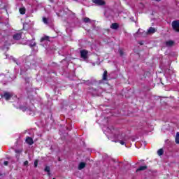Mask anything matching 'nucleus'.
Segmentation results:
<instances>
[{"instance_id":"nucleus-1","label":"nucleus","mask_w":179,"mask_h":179,"mask_svg":"<svg viewBox=\"0 0 179 179\" xmlns=\"http://www.w3.org/2000/svg\"><path fill=\"white\" fill-rule=\"evenodd\" d=\"M157 31V29L154 27H150L147 31H143V29H138L137 34H140L141 37H146L148 34H155Z\"/></svg>"},{"instance_id":"nucleus-2","label":"nucleus","mask_w":179,"mask_h":179,"mask_svg":"<svg viewBox=\"0 0 179 179\" xmlns=\"http://www.w3.org/2000/svg\"><path fill=\"white\" fill-rule=\"evenodd\" d=\"M80 54L83 59H84L85 61L87 59V54H89V52H87V50H80Z\"/></svg>"},{"instance_id":"nucleus-3","label":"nucleus","mask_w":179,"mask_h":179,"mask_svg":"<svg viewBox=\"0 0 179 179\" xmlns=\"http://www.w3.org/2000/svg\"><path fill=\"white\" fill-rule=\"evenodd\" d=\"M172 27L175 31H179V21H173L172 22Z\"/></svg>"},{"instance_id":"nucleus-4","label":"nucleus","mask_w":179,"mask_h":179,"mask_svg":"<svg viewBox=\"0 0 179 179\" xmlns=\"http://www.w3.org/2000/svg\"><path fill=\"white\" fill-rule=\"evenodd\" d=\"M12 96H13L12 92H4L3 95H1V97H3L6 100H10Z\"/></svg>"},{"instance_id":"nucleus-5","label":"nucleus","mask_w":179,"mask_h":179,"mask_svg":"<svg viewBox=\"0 0 179 179\" xmlns=\"http://www.w3.org/2000/svg\"><path fill=\"white\" fill-rule=\"evenodd\" d=\"M24 45H29V47H34L36 45V42L34 41L27 40L26 42L22 43Z\"/></svg>"},{"instance_id":"nucleus-6","label":"nucleus","mask_w":179,"mask_h":179,"mask_svg":"<svg viewBox=\"0 0 179 179\" xmlns=\"http://www.w3.org/2000/svg\"><path fill=\"white\" fill-rule=\"evenodd\" d=\"M94 3L98 5L99 6H103V5H106V1L104 0H92Z\"/></svg>"},{"instance_id":"nucleus-7","label":"nucleus","mask_w":179,"mask_h":179,"mask_svg":"<svg viewBox=\"0 0 179 179\" xmlns=\"http://www.w3.org/2000/svg\"><path fill=\"white\" fill-rule=\"evenodd\" d=\"M13 38L15 40H20L22 38V33H17L13 35Z\"/></svg>"},{"instance_id":"nucleus-8","label":"nucleus","mask_w":179,"mask_h":179,"mask_svg":"<svg viewBox=\"0 0 179 179\" xmlns=\"http://www.w3.org/2000/svg\"><path fill=\"white\" fill-rule=\"evenodd\" d=\"M166 47H173V45H174V41H167L166 43Z\"/></svg>"},{"instance_id":"nucleus-9","label":"nucleus","mask_w":179,"mask_h":179,"mask_svg":"<svg viewBox=\"0 0 179 179\" xmlns=\"http://www.w3.org/2000/svg\"><path fill=\"white\" fill-rule=\"evenodd\" d=\"M86 167V164L84 162H80L78 165V170H82Z\"/></svg>"},{"instance_id":"nucleus-10","label":"nucleus","mask_w":179,"mask_h":179,"mask_svg":"<svg viewBox=\"0 0 179 179\" xmlns=\"http://www.w3.org/2000/svg\"><path fill=\"white\" fill-rule=\"evenodd\" d=\"M26 142L27 143H28L29 145H33V138H30V137H27L26 138Z\"/></svg>"},{"instance_id":"nucleus-11","label":"nucleus","mask_w":179,"mask_h":179,"mask_svg":"<svg viewBox=\"0 0 179 179\" xmlns=\"http://www.w3.org/2000/svg\"><path fill=\"white\" fill-rule=\"evenodd\" d=\"M166 73L170 75V76H173V75H174V76H176V74H174V71L173 69H168L166 71Z\"/></svg>"},{"instance_id":"nucleus-12","label":"nucleus","mask_w":179,"mask_h":179,"mask_svg":"<svg viewBox=\"0 0 179 179\" xmlns=\"http://www.w3.org/2000/svg\"><path fill=\"white\" fill-rule=\"evenodd\" d=\"M44 41H50V37L48 36H43L41 38V43H43Z\"/></svg>"},{"instance_id":"nucleus-13","label":"nucleus","mask_w":179,"mask_h":179,"mask_svg":"<svg viewBox=\"0 0 179 179\" xmlns=\"http://www.w3.org/2000/svg\"><path fill=\"white\" fill-rule=\"evenodd\" d=\"M110 29H113V30H117L118 29V24L117 23H113L110 26Z\"/></svg>"},{"instance_id":"nucleus-14","label":"nucleus","mask_w":179,"mask_h":179,"mask_svg":"<svg viewBox=\"0 0 179 179\" xmlns=\"http://www.w3.org/2000/svg\"><path fill=\"white\" fill-rule=\"evenodd\" d=\"M83 22L84 23H92V22H94V21H92V20H90V18L89 17H85L83 19Z\"/></svg>"},{"instance_id":"nucleus-15","label":"nucleus","mask_w":179,"mask_h":179,"mask_svg":"<svg viewBox=\"0 0 179 179\" xmlns=\"http://www.w3.org/2000/svg\"><path fill=\"white\" fill-rule=\"evenodd\" d=\"M146 169H148V166H141L136 170V171H143V170H146Z\"/></svg>"},{"instance_id":"nucleus-16","label":"nucleus","mask_w":179,"mask_h":179,"mask_svg":"<svg viewBox=\"0 0 179 179\" xmlns=\"http://www.w3.org/2000/svg\"><path fill=\"white\" fill-rule=\"evenodd\" d=\"M8 40V38H0V44H2V43H7Z\"/></svg>"},{"instance_id":"nucleus-17","label":"nucleus","mask_w":179,"mask_h":179,"mask_svg":"<svg viewBox=\"0 0 179 179\" xmlns=\"http://www.w3.org/2000/svg\"><path fill=\"white\" fill-rule=\"evenodd\" d=\"M91 92L93 94H94L95 96H100V93H99V92L96 91V90H91Z\"/></svg>"},{"instance_id":"nucleus-18","label":"nucleus","mask_w":179,"mask_h":179,"mask_svg":"<svg viewBox=\"0 0 179 179\" xmlns=\"http://www.w3.org/2000/svg\"><path fill=\"white\" fill-rule=\"evenodd\" d=\"M163 153H164V151L163 150V149H159L157 151V155L158 156H163Z\"/></svg>"},{"instance_id":"nucleus-19","label":"nucleus","mask_w":179,"mask_h":179,"mask_svg":"<svg viewBox=\"0 0 179 179\" xmlns=\"http://www.w3.org/2000/svg\"><path fill=\"white\" fill-rule=\"evenodd\" d=\"M19 10H20V13H21V15H24V13H26L25 8H20Z\"/></svg>"},{"instance_id":"nucleus-20","label":"nucleus","mask_w":179,"mask_h":179,"mask_svg":"<svg viewBox=\"0 0 179 179\" xmlns=\"http://www.w3.org/2000/svg\"><path fill=\"white\" fill-rule=\"evenodd\" d=\"M103 80H107V71H105L103 74Z\"/></svg>"},{"instance_id":"nucleus-21","label":"nucleus","mask_w":179,"mask_h":179,"mask_svg":"<svg viewBox=\"0 0 179 179\" xmlns=\"http://www.w3.org/2000/svg\"><path fill=\"white\" fill-rule=\"evenodd\" d=\"M125 142H127V138H124L123 140H120L119 143H120V145H125Z\"/></svg>"},{"instance_id":"nucleus-22","label":"nucleus","mask_w":179,"mask_h":179,"mask_svg":"<svg viewBox=\"0 0 179 179\" xmlns=\"http://www.w3.org/2000/svg\"><path fill=\"white\" fill-rule=\"evenodd\" d=\"M176 142L179 144V132L176 133Z\"/></svg>"},{"instance_id":"nucleus-23","label":"nucleus","mask_w":179,"mask_h":179,"mask_svg":"<svg viewBox=\"0 0 179 179\" xmlns=\"http://www.w3.org/2000/svg\"><path fill=\"white\" fill-rule=\"evenodd\" d=\"M50 166H45V171H46L48 173V176H50Z\"/></svg>"},{"instance_id":"nucleus-24","label":"nucleus","mask_w":179,"mask_h":179,"mask_svg":"<svg viewBox=\"0 0 179 179\" xmlns=\"http://www.w3.org/2000/svg\"><path fill=\"white\" fill-rule=\"evenodd\" d=\"M43 23H45V24H48V20H47V18L43 17Z\"/></svg>"},{"instance_id":"nucleus-25","label":"nucleus","mask_w":179,"mask_h":179,"mask_svg":"<svg viewBox=\"0 0 179 179\" xmlns=\"http://www.w3.org/2000/svg\"><path fill=\"white\" fill-rule=\"evenodd\" d=\"M34 167H37V166H38V161L36 159L34 162Z\"/></svg>"},{"instance_id":"nucleus-26","label":"nucleus","mask_w":179,"mask_h":179,"mask_svg":"<svg viewBox=\"0 0 179 179\" xmlns=\"http://www.w3.org/2000/svg\"><path fill=\"white\" fill-rule=\"evenodd\" d=\"M15 153L20 155V153H22V150H15Z\"/></svg>"},{"instance_id":"nucleus-27","label":"nucleus","mask_w":179,"mask_h":179,"mask_svg":"<svg viewBox=\"0 0 179 179\" xmlns=\"http://www.w3.org/2000/svg\"><path fill=\"white\" fill-rule=\"evenodd\" d=\"M119 53L121 56L124 55V52L121 49L119 50Z\"/></svg>"},{"instance_id":"nucleus-28","label":"nucleus","mask_w":179,"mask_h":179,"mask_svg":"<svg viewBox=\"0 0 179 179\" xmlns=\"http://www.w3.org/2000/svg\"><path fill=\"white\" fill-rule=\"evenodd\" d=\"M22 111H30L29 108H22Z\"/></svg>"},{"instance_id":"nucleus-29","label":"nucleus","mask_w":179,"mask_h":179,"mask_svg":"<svg viewBox=\"0 0 179 179\" xmlns=\"http://www.w3.org/2000/svg\"><path fill=\"white\" fill-rule=\"evenodd\" d=\"M29 165V161H25L24 162V166H28Z\"/></svg>"},{"instance_id":"nucleus-30","label":"nucleus","mask_w":179,"mask_h":179,"mask_svg":"<svg viewBox=\"0 0 179 179\" xmlns=\"http://www.w3.org/2000/svg\"><path fill=\"white\" fill-rule=\"evenodd\" d=\"M8 163H9V162H8V161H5V162H3V164H4V166H8Z\"/></svg>"},{"instance_id":"nucleus-31","label":"nucleus","mask_w":179,"mask_h":179,"mask_svg":"<svg viewBox=\"0 0 179 179\" xmlns=\"http://www.w3.org/2000/svg\"><path fill=\"white\" fill-rule=\"evenodd\" d=\"M155 1H157V2H159V1H162V0H155Z\"/></svg>"}]
</instances>
